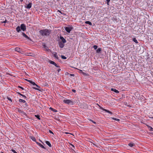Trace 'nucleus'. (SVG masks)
I'll return each mask as SVG.
<instances>
[{"mask_svg":"<svg viewBox=\"0 0 153 153\" xmlns=\"http://www.w3.org/2000/svg\"><path fill=\"white\" fill-rule=\"evenodd\" d=\"M26 80L28 82L32 84L33 85H35L36 87H39L34 82L32 81L27 79H26Z\"/></svg>","mask_w":153,"mask_h":153,"instance_id":"6","label":"nucleus"},{"mask_svg":"<svg viewBox=\"0 0 153 153\" xmlns=\"http://www.w3.org/2000/svg\"><path fill=\"white\" fill-rule=\"evenodd\" d=\"M111 90L114 91L116 93H118L119 92V91L118 90L114 88H111Z\"/></svg>","mask_w":153,"mask_h":153,"instance_id":"15","label":"nucleus"},{"mask_svg":"<svg viewBox=\"0 0 153 153\" xmlns=\"http://www.w3.org/2000/svg\"><path fill=\"white\" fill-rule=\"evenodd\" d=\"M31 138L33 141H35L36 140V139L35 138L33 137H31Z\"/></svg>","mask_w":153,"mask_h":153,"instance_id":"26","label":"nucleus"},{"mask_svg":"<svg viewBox=\"0 0 153 153\" xmlns=\"http://www.w3.org/2000/svg\"><path fill=\"white\" fill-rule=\"evenodd\" d=\"M49 132L50 133H51V134H53V132L51 130H49Z\"/></svg>","mask_w":153,"mask_h":153,"instance_id":"36","label":"nucleus"},{"mask_svg":"<svg viewBox=\"0 0 153 153\" xmlns=\"http://www.w3.org/2000/svg\"><path fill=\"white\" fill-rule=\"evenodd\" d=\"M35 117H36V118H37L39 120L40 119V118L39 117V115H35Z\"/></svg>","mask_w":153,"mask_h":153,"instance_id":"28","label":"nucleus"},{"mask_svg":"<svg viewBox=\"0 0 153 153\" xmlns=\"http://www.w3.org/2000/svg\"><path fill=\"white\" fill-rule=\"evenodd\" d=\"M33 54H32L31 53H27L26 54V55L29 56H33Z\"/></svg>","mask_w":153,"mask_h":153,"instance_id":"22","label":"nucleus"},{"mask_svg":"<svg viewBox=\"0 0 153 153\" xmlns=\"http://www.w3.org/2000/svg\"><path fill=\"white\" fill-rule=\"evenodd\" d=\"M53 111H54L55 112H56L57 111L55 109H53Z\"/></svg>","mask_w":153,"mask_h":153,"instance_id":"38","label":"nucleus"},{"mask_svg":"<svg viewBox=\"0 0 153 153\" xmlns=\"http://www.w3.org/2000/svg\"><path fill=\"white\" fill-rule=\"evenodd\" d=\"M63 102L65 104L71 105H73L74 104V102L71 100H63Z\"/></svg>","mask_w":153,"mask_h":153,"instance_id":"3","label":"nucleus"},{"mask_svg":"<svg viewBox=\"0 0 153 153\" xmlns=\"http://www.w3.org/2000/svg\"><path fill=\"white\" fill-rule=\"evenodd\" d=\"M50 109H51L52 110L53 109V108H50Z\"/></svg>","mask_w":153,"mask_h":153,"instance_id":"41","label":"nucleus"},{"mask_svg":"<svg viewBox=\"0 0 153 153\" xmlns=\"http://www.w3.org/2000/svg\"><path fill=\"white\" fill-rule=\"evenodd\" d=\"M17 94H19L20 95H21V96H22L24 98H26V96L25 95H23L21 94L20 93L18 92L17 93Z\"/></svg>","mask_w":153,"mask_h":153,"instance_id":"19","label":"nucleus"},{"mask_svg":"<svg viewBox=\"0 0 153 153\" xmlns=\"http://www.w3.org/2000/svg\"><path fill=\"white\" fill-rule=\"evenodd\" d=\"M106 1H107V2L108 4V3L110 1V0H106Z\"/></svg>","mask_w":153,"mask_h":153,"instance_id":"34","label":"nucleus"},{"mask_svg":"<svg viewBox=\"0 0 153 153\" xmlns=\"http://www.w3.org/2000/svg\"><path fill=\"white\" fill-rule=\"evenodd\" d=\"M2 22H4V23H6L8 22V21L7 20H5L4 21Z\"/></svg>","mask_w":153,"mask_h":153,"instance_id":"32","label":"nucleus"},{"mask_svg":"<svg viewBox=\"0 0 153 153\" xmlns=\"http://www.w3.org/2000/svg\"><path fill=\"white\" fill-rule=\"evenodd\" d=\"M58 11L59 12L61 13V11H59V10H58Z\"/></svg>","mask_w":153,"mask_h":153,"instance_id":"43","label":"nucleus"},{"mask_svg":"<svg viewBox=\"0 0 153 153\" xmlns=\"http://www.w3.org/2000/svg\"><path fill=\"white\" fill-rule=\"evenodd\" d=\"M65 30L68 33H70L71 31L73 29V27L71 26H68L64 27Z\"/></svg>","mask_w":153,"mask_h":153,"instance_id":"4","label":"nucleus"},{"mask_svg":"<svg viewBox=\"0 0 153 153\" xmlns=\"http://www.w3.org/2000/svg\"><path fill=\"white\" fill-rule=\"evenodd\" d=\"M11 151L14 153H17V152L14 149H12Z\"/></svg>","mask_w":153,"mask_h":153,"instance_id":"31","label":"nucleus"},{"mask_svg":"<svg viewBox=\"0 0 153 153\" xmlns=\"http://www.w3.org/2000/svg\"><path fill=\"white\" fill-rule=\"evenodd\" d=\"M132 40L133 41H134L135 43H138L137 41V39H136V38H133L132 39Z\"/></svg>","mask_w":153,"mask_h":153,"instance_id":"18","label":"nucleus"},{"mask_svg":"<svg viewBox=\"0 0 153 153\" xmlns=\"http://www.w3.org/2000/svg\"><path fill=\"white\" fill-rule=\"evenodd\" d=\"M72 91L73 92H74V93H75L76 91V90H74V89H72Z\"/></svg>","mask_w":153,"mask_h":153,"instance_id":"33","label":"nucleus"},{"mask_svg":"<svg viewBox=\"0 0 153 153\" xmlns=\"http://www.w3.org/2000/svg\"><path fill=\"white\" fill-rule=\"evenodd\" d=\"M15 51L22 53H23V51H22L18 47H16L15 48Z\"/></svg>","mask_w":153,"mask_h":153,"instance_id":"5","label":"nucleus"},{"mask_svg":"<svg viewBox=\"0 0 153 153\" xmlns=\"http://www.w3.org/2000/svg\"><path fill=\"white\" fill-rule=\"evenodd\" d=\"M1 153H3V152H2Z\"/></svg>","mask_w":153,"mask_h":153,"instance_id":"44","label":"nucleus"},{"mask_svg":"<svg viewBox=\"0 0 153 153\" xmlns=\"http://www.w3.org/2000/svg\"><path fill=\"white\" fill-rule=\"evenodd\" d=\"M60 70H61L60 69H58V71L59 72V71H60Z\"/></svg>","mask_w":153,"mask_h":153,"instance_id":"39","label":"nucleus"},{"mask_svg":"<svg viewBox=\"0 0 153 153\" xmlns=\"http://www.w3.org/2000/svg\"><path fill=\"white\" fill-rule=\"evenodd\" d=\"M93 48L94 49H96L97 48V45H95L93 46Z\"/></svg>","mask_w":153,"mask_h":153,"instance_id":"29","label":"nucleus"},{"mask_svg":"<svg viewBox=\"0 0 153 153\" xmlns=\"http://www.w3.org/2000/svg\"><path fill=\"white\" fill-rule=\"evenodd\" d=\"M18 87H19V88H21L22 89V90H23V89H24V88H23L22 87H21V86H19Z\"/></svg>","mask_w":153,"mask_h":153,"instance_id":"37","label":"nucleus"},{"mask_svg":"<svg viewBox=\"0 0 153 153\" xmlns=\"http://www.w3.org/2000/svg\"><path fill=\"white\" fill-rule=\"evenodd\" d=\"M19 101L20 102H22L23 103H25V101L24 100H22L21 99H20Z\"/></svg>","mask_w":153,"mask_h":153,"instance_id":"21","label":"nucleus"},{"mask_svg":"<svg viewBox=\"0 0 153 153\" xmlns=\"http://www.w3.org/2000/svg\"><path fill=\"white\" fill-rule=\"evenodd\" d=\"M100 109H102L103 111H105L106 112L110 113L111 114H112V113L108 110L103 108H102L100 107Z\"/></svg>","mask_w":153,"mask_h":153,"instance_id":"7","label":"nucleus"},{"mask_svg":"<svg viewBox=\"0 0 153 153\" xmlns=\"http://www.w3.org/2000/svg\"><path fill=\"white\" fill-rule=\"evenodd\" d=\"M65 133L66 134H68V133H67V132H65Z\"/></svg>","mask_w":153,"mask_h":153,"instance_id":"42","label":"nucleus"},{"mask_svg":"<svg viewBox=\"0 0 153 153\" xmlns=\"http://www.w3.org/2000/svg\"><path fill=\"white\" fill-rule=\"evenodd\" d=\"M71 146L73 147V148H74V145H73L72 144H71Z\"/></svg>","mask_w":153,"mask_h":153,"instance_id":"40","label":"nucleus"},{"mask_svg":"<svg viewBox=\"0 0 153 153\" xmlns=\"http://www.w3.org/2000/svg\"><path fill=\"white\" fill-rule=\"evenodd\" d=\"M7 99L9 100L11 102H12V100L10 98L7 97Z\"/></svg>","mask_w":153,"mask_h":153,"instance_id":"35","label":"nucleus"},{"mask_svg":"<svg viewBox=\"0 0 153 153\" xmlns=\"http://www.w3.org/2000/svg\"><path fill=\"white\" fill-rule=\"evenodd\" d=\"M112 119L114 120H115L116 121H119L120 120L119 119H117V118H114V117L112 118Z\"/></svg>","mask_w":153,"mask_h":153,"instance_id":"25","label":"nucleus"},{"mask_svg":"<svg viewBox=\"0 0 153 153\" xmlns=\"http://www.w3.org/2000/svg\"><path fill=\"white\" fill-rule=\"evenodd\" d=\"M148 128L151 131H153V128L151 126H149Z\"/></svg>","mask_w":153,"mask_h":153,"instance_id":"24","label":"nucleus"},{"mask_svg":"<svg viewBox=\"0 0 153 153\" xmlns=\"http://www.w3.org/2000/svg\"><path fill=\"white\" fill-rule=\"evenodd\" d=\"M22 35L23 36L26 38L27 39H29L30 38L29 37H28V36L26 35L24 33H22Z\"/></svg>","mask_w":153,"mask_h":153,"instance_id":"13","label":"nucleus"},{"mask_svg":"<svg viewBox=\"0 0 153 153\" xmlns=\"http://www.w3.org/2000/svg\"><path fill=\"white\" fill-rule=\"evenodd\" d=\"M21 29L23 31H24L26 30V26L24 24H22L20 27L18 26L16 28V30L18 32L20 31Z\"/></svg>","mask_w":153,"mask_h":153,"instance_id":"2","label":"nucleus"},{"mask_svg":"<svg viewBox=\"0 0 153 153\" xmlns=\"http://www.w3.org/2000/svg\"><path fill=\"white\" fill-rule=\"evenodd\" d=\"M59 46L60 48H62L64 47V45L63 43L60 42L59 43Z\"/></svg>","mask_w":153,"mask_h":153,"instance_id":"12","label":"nucleus"},{"mask_svg":"<svg viewBox=\"0 0 153 153\" xmlns=\"http://www.w3.org/2000/svg\"><path fill=\"white\" fill-rule=\"evenodd\" d=\"M37 144L41 148H43V149H45V147L41 143H37Z\"/></svg>","mask_w":153,"mask_h":153,"instance_id":"16","label":"nucleus"},{"mask_svg":"<svg viewBox=\"0 0 153 153\" xmlns=\"http://www.w3.org/2000/svg\"><path fill=\"white\" fill-rule=\"evenodd\" d=\"M53 56L56 59H58V56L56 53L53 52L52 53Z\"/></svg>","mask_w":153,"mask_h":153,"instance_id":"9","label":"nucleus"},{"mask_svg":"<svg viewBox=\"0 0 153 153\" xmlns=\"http://www.w3.org/2000/svg\"><path fill=\"white\" fill-rule=\"evenodd\" d=\"M46 143L48 145L49 147H51V144L50 143V142L48 141H46Z\"/></svg>","mask_w":153,"mask_h":153,"instance_id":"17","label":"nucleus"},{"mask_svg":"<svg viewBox=\"0 0 153 153\" xmlns=\"http://www.w3.org/2000/svg\"><path fill=\"white\" fill-rule=\"evenodd\" d=\"M60 39L62 40V43H64L66 42V40L63 37L61 36L60 37Z\"/></svg>","mask_w":153,"mask_h":153,"instance_id":"11","label":"nucleus"},{"mask_svg":"<svg viewBox=\"0 0 153 153\" xmlns=\"http://www.w3.org/2000/svg\"><path fill=\"white\" fill-rule=\"evenodd\" d=\"M19 111L21 113L23 114L24 113V112L21 110H19Z\"/></svg>","mask_w":153,"mask_h":153,"instance_id":"30","label":"nucleus"},{"mask_svg":"<svg viewBox=\"0 0 153 153\" xmlns=\"http://www.w3.org/2000/svg\"><path fill=\"white\" fill-rule=\"evenodd\" d=\"M101 48H98L97 49L96 51L97 53H99L100 52V51H101Z\"/></svg>","mask_w":153,"mask_h":153,"instance_id":"23","label":"nucleus"},{"mask_svg":"<svg viewBox=\"0 0 153 153\" xmlns=\"http://www.w3.org/2000/svg\"><path fill=\"white\" fill-rule=\"evenodd\" d=\"M128 145L131 147L134 146L135 145L133 143H131L128 144Z\"/></svg>","mask_w":153,"mask_h":153,"instance_id":"14","label":"nucleus"},{"mask_svg":"<svg viewBox=\"0 0 153 153\" xmlns=\"http://www.w3.org/2000/svg\"><path fill=\"white\" fill-rule=\"evenodd\" d=\"M61 57H62V59H66L67 58L65 56H63V55L61 56Z\"/></svg>","mask_w":153,"mask_h":153,"instance_id":"27","label":"nucleus"},{"mask_svg":"<svg viewBox=\"0 0 153 153\" xmlns=\"http://www.w3.org/2000/svg\"><path fill=\"white\" fill-rule=\"evenodd\" d=\"M85 23L86 24H88L90 25H92L91 23V22L88 21L85 22Z\"/></svg>","mask_w":153,"mask_h":153,"instance_id":"20","label":"nucleus"},{"mask_svg":"<svg viewBox=\"0 0 153 153\" xmlns=\"http://www.w3.org/2000/svg\"><path fill=\"white\" fill-rule=\"evenodd\" d=\"M40 34L43 36H48L51 33V30L47 29L41 30L39 31Z\"/></svg>","mask_w":153,"mask_h":153,"instance_id":"1","label":"nucleus"},{"mask_svg":"<svg viewBox=\"0 0 153 153\" xmlns=\"http://www.w3.org/2000/svg\"><path fill=\"white\" fill-rule=\"evenodd\" d=\"M49 62L51 64H52L53 65H54L56 67H59V66H58L54 62L52 61H49Z\"/></svg>","mask_w":153,"mask_h":153,"instance_id":"10","label":"nucleus"},{"mask_svg":"<svg viewBox=\"0 0 153 153\" xmlns=\"http://www.w3.org/2000/svg\"><path fill=\"white\" fill-rule=\"evenodd\" d=\"M32 4L31 3H30L27 5L26 4V7L27 9H30L32 7Z\"/></svg>","mask_w":153,"mask_h":153,"instance_id":"8","label":"nucleus"}]
</instances>
